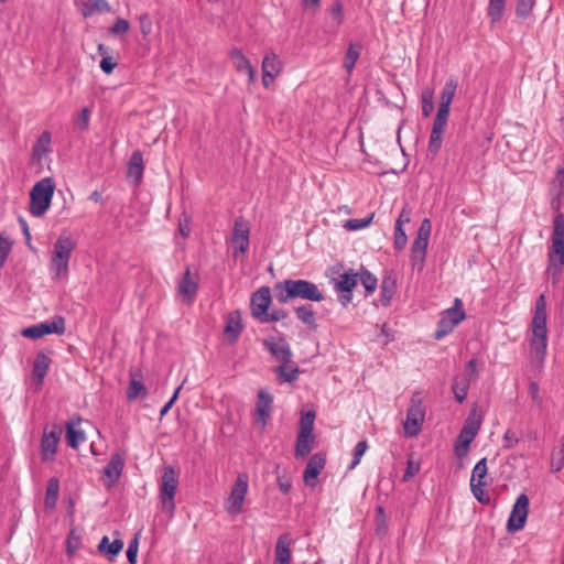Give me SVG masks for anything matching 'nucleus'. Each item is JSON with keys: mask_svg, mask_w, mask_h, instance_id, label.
<instances>
[{"mask_svg": "<svg viewBox=\"0 0 564 564\" xmlns=\"http://www.w3.org/2000/svg\"><path fill=\"white\" fill-rule=\"evenodd\" d=\"M124 456L121 453H115L104 467V475L107 477L106 485L108 487L113 486L119 480L124 467Z\"/></svg>", "mask_w": 564, "mask_h": 564, "instance_id": "nucleus-19", "label": "nucleus"}, {"mask_svg": "<svg viewBox=\"0 0 564 564\" xmlns=\"http://www.w3.org/2000/svg\"><path fill=\"white\" fill-rule=\"evenodd\" d=\"M262 345L278 362H288L293 357L289 343L282 336L265 338Z\"/></svg>", "mask_w": 564, "mask_h": 564, "instance_id": "nucleus-15", "label": "nucleus"}, {"mask_svg": "<svg viewBox=\"0 0 564 564\" xmlns=\"http://www.w3.org/2000/svg\"><path fill=\"white\" fill-rule=\"evenodd\" d=\"M368 449V443L367 441H360L356 444L354 452H352V462L350 463L348 469L351 470L359 465L361 457Z\"/></svg>", "mask_w": 564, "mask_h": 564, "instance_id": "nucleus-53", "label": "nucleus"}, {"mask_svg": "<svg viewBox=\"0 0 564 564\" xmlns=\"http://www.w3.org/2000/svg\"><path fill=\"white\" fill-rule=\"evenodd\" d=\"M313 434H297L296 444H295V457L303 458L306 457L313 449L314 444Z\"/></svg>", "mask_w": 564, "mask_h": 564, "instance_id": "nucleus-34", "label": "nucleus"}, {"mask_svg": "<svg viewBox=\"0 0 564 564\" xmlns=\"http://www.w3.org/2000/svg\"><path fill=\"white\" fill-rule=\"evenodd\" d=\"M89 119H90V111L88 108H83L77 118V124L79 126L80 130L85 131L89 127Z\"/></svg>", "mask_w": 564, "mask_h": 564, "instance_id": "nucleus-62", "label": "nucleus"}, {"mask_svg": "<svg viewBox=\"0 0 564 564\" xmlns=\"http://www.w3.org/2000/svg\"><path fill=\"white\" fill-rule=\"evenodd\" d=\"M422 115L430 117L434 110V90L425 87L421 93Z\"/></svg>", "mask_w": 564, "mask_h": 564, "instance_id": "nucleus-43", "label": "nucleus"}, {"mask_svg": "<svg viewBox=\"0 0 564 564\" xmlns=\"http://www.w3.org/2000/svg\"><path fill=\"white\" fill-rule=\"evenodd\" d=\"M59 494V481L53 477L47 481L46 494L44 503L47 508H54L56 506Z\"/></svg>", "mask_w": 564, "mask_h": 564, "instance_id": "nucleus-40", "label": "nucleus"}, {"mask_svg": "<svg viewBox=\"0 0 564 564\" xmlns=\"http://www.w3.org/2000/svg\"><path fill=\"white\" fill-rule=\"evenodd\" d=\"M291 543L292 538L290 533H283L278 538L275 544V564H290L291 562Z\"/></svg>", "mask_w": 564, "mask_h": 564, "instance_id": "nucleus-25", "label": "nucleus"}, {"mask_svg": "<svg viewBox=\"0 0 564 564\" xmlns=\"http://www.w3.org/2000/svg\"><path fill=\"white\" fill-rule=\"evenodd\" d=\"M288 316L289 313L284 308H273L271 312L268 311L263 318H260V323L267 324L272 322H279L285 319Z\"/></svg>", "mask_w": 564, "mask_h": 564, "instance_id": "nucleus-54", "label": "nucleus"}, {"mask_svg": "<svg viewBox=\"0 0 564 564\" xmlns=\"http://www.w3.org/2000/svg\"><path fill=\"white\" fill-rule=\"evenodd\" d=\"M547 313L544 294L535 302L533 318L531 322V336L529 338V355L531 366L541 370L544 366L547 350Z\"/></svg>", "mask_w": 564, "mask_h": 564, "instance_id": "nucleus-1", "label": "nucleus"}, {"mask_svg": "<svg viewBox=\"0 0 564 564\" xmlns=\"http://www.w3.org/2000/svg\"><path fill=\"white\" fill-rule=\"evenodd\" d=\"M273 372L281 383H292L297 380L300 369L299 366L290 359L288 362H280V365L274 368Z\"/></svg>", "mask_w": 564, "mask_h": 564, "instance_id": "nucleus-24", "label": "nucleus"}, {"mask_svg": "<svg viewBox=\"0 0 564 564\" xmlns=\"http://www.w3.org/2000/svg\"><path fill=\"white\" fill-rule=\"evenodd\" d=\"M358 283V274L349 271L344 272L334 282V290L343 306H347L352 300V290Z\"/></svg>", "mask_w": 564, "mask_h": 564, "instance_id": "nucleus-14", "label": "nucleus"}, {"mask_svg": "<svg viewBox=\"0 0 564 564\" xmlns=\"http://www.w3.org/2000/svg\"><path fill=\"white\" fill-rule=\"evenodd\" d=\"M466 314L463 308V302L456 297L454 305L442 313L437 323V329L434 337L441 339L453 332V329L465 318Z\"/></svg>", "mask_w": 564, "mask_h": 564, "instance_id": "nucleus-9", "label": "nucleus"}, {"mask_svg": "<svg viewBox=\"0 0 564 564\" xmlns=\"http://www.w3.org/2000/svg\"><path fill=\"white\" fill-rule=\"evenodd\" d=\"M529 503L530 500L525 494L518 496L507 523L509 532H517L523 529L528 518Z\"/></svg>", "mask_w": 564, "mask_h": 564, "instance_id": "nucleus-12", "label": "nucleus"}, {"mask_svg": "<svg viewBox=\"0 0 564 564\" xmlns=\"http://www.w3.org/2000/svg\"><path fill=\"white\" fill-rule=\"evenodd\" d=\"M506 2L507 0H489L487 15L490 19L491 24H496L501 20Z\"/></svg>", "mask_w": 564, "mask_h": 564, "instance_id": "nucleus-39", "label": "nucleus"}, {"mask_svg": "<svg viewBox=\"0 0 564 564\" xmlns=\"http://www.w3.org/2000/svg\"><path fill=\"white\" fill-rule=\"evenodd\" d=\"M360 280L361 284L365 286L366 291L368 293H372L375 292V290L377 289V285H378V280L377 278L368 270H362L361 273L359 274V279L358 281Z\"/></svg>", "mask_w": 564, "mask_h": 564, "instance_id": "nucleus-50", "label": "nucleus"}, {"mask_svg": "<svg viewBox=\"0 0 564 564\" xmlns=\"http://www.w3.org/2000/svg\"><path fill=\"white\" fill-rule=\"evenodd\" d=\"M52 360L44 352H39L34 359L32 378L35 384L41 386L47 375Z\"/></svg>", "mask_w": 564, "mask_h": 564, "instance_id": "nucleus-27", "label": "nucleus"}, {"mask_svg": "<svg viewBox=\"0 0 564 564\" xmlns=\"http://www.w3.org/2000/svg\"><path fill=\"white\" fill-rule=\"evenodd\" d=\"M535 6V0H517L516 14L519 18L527 19Z\"/></svg>", "mask_w": 564, "mask_h": 564, "instance_id": "nucleus-52", "label": "nucleus"}, {"mask_svg": "<svg viewBox=\"0 0 564 564\" xmlns=\"http://www.w3.org/2000/svg\"><path fill=\"white\" fill-rule=\"evenodd\" d=\"M10 250L11 241L8 238L0 236V268L4 264Z\"/></svg>", "mask_w": 564, "mask_h": 564, "instance_id": "nucleus-58", "label": "nucleus"}, {"mask_svg": "<svg viewBox=\"0 0 564 564\" xmlns=\"http://www.w3.org/2000/svg\"><path fill=\"white\" fill-rule=\"evenodd\" d=\"M486 482H477L470 484V490L478 502L481 505H488L490 502V497L487 491H485L484 487Z\"/></svg>", "mask_w": 564, "mask_h": 564, "instance_id": "nucleus-51", "label": "nucleus"}, {"mask_svg": "<svg viewBox=\"0 0 564 564\" xmlns=\"http://www.w3.org/2000/svg\"><path fill=\"white\" fill-rule=\"evenodd\" d=\"M249 235L250 229L248 224L241 218L236 219L230 238V246L232 248L234 258H238L239 254H243L248 251L250 243Z\"/></svg>", "mask_w": 564, "mask_h": 564, "instance_id": "nucleus-13", "label": "nucleus"}, {"mask_svg": "<svg viewBox=\"0 0 564 564\" xmlns=\"http://www.w3.org/2000/svg\"><path fill=\"white\" fill-rule=\"evenodd\" d=\"M144 162L140 151H134L128 162L127 177L132 178L134 185H139L143 178Z\"/></svg>", "mask_w": 564, "mask_h": 564, "instance_id": "nucleus-23", "label": "nucleus"}, {"mask_svg": "<svg viewBox=\"0 0 564 564\" xmlns=\"http://www.w3.org/2000/svg\"><path fill=\"white\" fill-rule=\"evenodd\" d=\"M123 547V542L119 539L110 541L108 536H104L99 542L98 549L100 552H105L110 556H116L120 553Z\"/></svg>", "mask_w": 564, "mask_h": 564, "instance_id": "nucleus-42", "label": "nucleus"}, {"mask_svg": "<svg viewBox=\"0 0 564 564\" xmlns=\"http://www.w3.org/2000/svg\"><path fill=\"white\" fill-rule=\"evenodd\" d=\"M397 285L395 280L391 276H386L381 283L380 302L383 306H388L394 295Z\"/></svg>", "mask_w": 564, "mask_h": 564, "instance_id": "nucleus-38", "label": "nucleus"}, {"mask_svg": "<svg viewBox=\"0 0 564 564\" xmlns=\"http://www.w3.org/2000/svg\"><path fill=\"white\" fill-rule=\"evenodd\" d=\"M230 58L237 72L247 73L250 83H253L257 79V70L252 67L249 58L245 56L241 50H232Z\"/></svg>", "mask_w": 564, "mask_h": 564, "instance_id": "nucleus-22", "label": "nucleus"}, {"mask_svg": "<svg viewBox=\"0 0 564 564\" xmlns=\"http://www.w3.org/2000/svg\"><path fill=\"white\" fill-rule=\"evenodd\" d=\"M249 488V479L247 474H239L229 497L225 501V509L231 516H237L242 511L245 498Z\"/></svg>", "mask_w": 564, "mask_h": 564, "instance_id": "nucleus-11", "label": "nucleus"}, {"mask_svg": "<svg viewBox=\"0 0 564 564\" xmlns=\"http://www.w3.org/2000/svg\"><path fill=\"white\" fill-rule=\"evenodd\" d=\"M242 328L243 326L241 323L240 312H231L227 317L224 335L228 338L229 341L234 343L238 339Z\"/></svg>", "mask_w": 564, "mask_h": 564, "instance_id": "nucleus-28", "label": "nucleus"}, {"mask_svg": "<svg viewBox=\"0 0 564 564\" xmlns=\"http://www.w3.org/2000/svg\"><path fill=\"white\" fill-rule=\"evenodd\" d=\"M178 471L174 467L166 466L161 477L160 500L162 509L171 514L175 510V494L178 485Z\"/></svg>", "mask_w": 564, "mask_h": 564, "instance_id": "nucleus-7", "label": "nucleus"}, {"mask_svg": "<svg viewBox=\"0 0 564 564\" xmlns=\"http://www.w3.org/2000/svg\"><path fill=\"white\" fill-rule=\"evenodd\" d=\"M59 438L61 431L56 427L51 432L44 431L41 438V456L44 462H51L54 459Z\"/></svg>", "mask_w": 564, "mask_h": 564, "instance_id": "nucleus-17", "label": "nucleus"}, {"mask_svg": "<svg viewBox=\"0 0 564 564\" xmlns=\"http://www.w3.org/2000/svg\"><path fill=\"white\" fill-rule=\"evenodd\" d=\"M361 50L362 44L360 42L350 43L348 45L343 66L349 75L352 73L355 65L360 57Z\"/></svg>", "mask_w": 564, "mask_h": 564, "instance_id": "nucleus-31", "label": "nucleus"}, {"mask_svg": "<svg viewBox=\"0 0 564 564\" xmlns=\"http://www.w3.org/2000/svg\"><path fill=\"white\" fill-rule=\"evenodd\" d=\"M271 302L272 296L270 288L261 286L258 289L250 299V310L252 317L260 322V318H263V316H265L268 313Z\"/></svg>", "mask_w": 564, "mask_h": 564, "instance_id": "nucleus-16", "label": "nucleus"}, {"mask_svg": "<svg viewBox=\"0 0 564 564\" xmlns=\"http://www.w3.org/2000/svg\"><path fill=\"white\" fill-rule=\"evenodd\" d=\"M518 437L514 432L508 430L503 436V447L511 448L518 443Z\"/></svg>", "mask_w": 564, "mask_h": 564, "instance_id": "nucleus-64", "label": "nucleus"}, {"mask_svg": "<svg viewBox=\"0 0 564 564\" xmlns=\"http://www.w3.org/2000/svg\"><path fill=\"white\" fill-rule=\"evenodd\" d=\"M140 31L143 36H148L152 32V20L148 13L139 17Z\"/></svg>", "mask_w": 564, "mask_h": 564, "instance_id": "nucleus-59", "label": "nucleus"}, {"mask_svg": "<svg viewBox=\"0 0 564 564\" xmlns=\"http://www.w3.org/2000/svg\"><path fill=\"white\" fill-rule=\"evenodd\" d=\"M274 297L281 304H285L292 300L301 299L311 302H321L324 300V294L319 288L307 280L288 279L278 282L273 286Z\"/></svg>", "mask_w": 564, "mask_h": 564, "instance_id": "nucleus-3", "label": "nucleus"}, {"mask_svg": "<svg viewBox=\"0 0 564 564\" xmlns=\"http://www.w3.org/2000/svg\"><path fill=\"white\" fill-rule=\"evenodd\" d=\"M138 538H134L129 542L128 549H127V558L130 564H135L137 562V555H138Z\"/></svg>", "mask_w": 564, "mask_h": 564, "instance_id": "nucleus-61", "label": "nucleus"}, {"mask_svg": "<svg viewBox=\"0 0 564 564\" xmlns=\"http://www.w3.org/2000/svg\"><path fill=\"white\" fill-rule=\"evenodd\" d=\"M55 189L54 181L45 177L39 181L30 193V213L34 217H42L51 206Z\"/></svg>", "mask_w": 564, "mask_h": 564, "instance_id": "nucleus-5", "label": "nucleus"}, {"mask_svg": "<svg viewBox=\"0 0 564 564\" xmlns=\"http://www.w3.org/2000/svg\"><path fill=\"white\" fill-rule=\"evenodd\" d=\"M261 68L262 73H265V75L279 76L282 72L283 64L275 53L269 52L263 57Z\"/></svg>", "mask_w": 564, "mask_h": 564, "instance_id": "nucleus-32", "label": "nucleus"}, {"mask_svg": "<svg viewBox=\"0 0 564 564\" xmlns=\"http://www.w3.org/2000/svg\"><path fill=\"white\" fill-rule=\"evenodd\" d=\"M107 51L108 50L104 44L98 45V53L102 55V58L100 61V68L104 73L111 74L117 65V62L111 56L106 55Z\"/></svg>", "mask_w": 564, "mask_h": 564, "instance_id": "nucleus-46", "label": "nucleus"}, {"mask_svg": "<svg viewBox=\"0 0 564 564\" xmlns=\"http://www.w3.org/2000/svg\"><path fill=\"white\" fill-rule=\"evenodd\" d=\"M465 371V375H467L468 378H471V381L476 380L478 378L477 360L474 358L470 359L466 365Z\"/></svg>", "mask_w": 564, "mask_h": 564, "instance_id": "nucleus-63", "label": "nucleus"}, {"mask_svg": "<svg viewBox=\"0 0 564 564\" xmlns=\"http://www.w3.org/2000/svg\"><path fill=\"white\" fill-rule=\"evenodd\" d=\"M481 425V416L477 414L476 409H473L466 419L462 430L468 431L469 433L477 435Z\"/></svg>", "mask_w": 564, "mask_h": 564, "instance_id": "nucleus-45", "label": "nucleus"}, {"mask_svg": "<svg viewBox=\"0 0 564 564\" xmlns=\"http://www.w3.org/2000/svg\"><path fill=\"white\" fill-rule=\"evenodd\" d=\"M329 14L332 19L335 21L336 25H340L344 22V8L343 3L339 0L335 1L332 4L329 9Z\"/></svg>", "mask_w": 564, "mask_h": 564, "instance_id": "nucleus-56", "label": "nucleus"}, {"mask_svg": "<svg viewBox=\"0 0 564 564\" xmlns=\"http://www.w3.org/2000/svg\"><path fill=\"white\" fill-rule=\"evenodd\" d=\"M408 243V237L402 227H394L393 246L397 250H403Z\"/></svg>", "mask_w": 564, "mask_h": 564, "instance_id": "nucleus-55", "label": "nucleus"}, {"mask_svg": "<svg viewBox=\"0 0 564 564\" xmlns=\"http://www.w3.org/2000/svg\"><path fill=\"white\" fill-rule=\"evenodd\" d=\"M476 435L469 433L468 431L460 430L456 441L454 451L457 457H465L469 452V446Z\"/></svg>", "mask_w": 564, "mask_h": 564, "instance_id": "nucleus-33", "label": "nucleus"}, {"mask_svg": "<svg viewBox=\"0 0 564 564\" xmlns=\"http://www.w3.org/2000/svg\"><path fill=\"white\" fill-rule=\"evenodd\" d=\"M51 147V133L48 131H44L37 138L35 144L32 149V156L36 161H42V159L50 152Z\"/></svg>", "mask_w": 564, "mask_h": 564, "instance_id": "nucleus-30", "label": "nucleus"}, {"mask_svg": "<svg viewBox=\"0 0 564 564\" xmlns=\"http://www.w3.org/2000/svg\"><path fill=\"white\" fill-rule=\"evenodd\" d=\"M470 382L471 378H468L467 375L454 377L452 382V391L458 403H463L466 400Z\"/></svg>", "mask_w": 564, "mask_h": 564, "instance_id": "nucleus-29", "label": "nucleus"}, {"mask_svg": "<svg viewBox=\"0 0 564 564\" xmlns=\"http://www.w3.org/2000/svg\"><path fill=\"white\" fill-rule=\"evenodd\" d=\"M552 245L547 252L546 273L556 284L560 281L564 267V215L558 213L553 219V232L551 237Z\"/></svg>", "mask_w": 564, "mask_h": 564, "instance_id": "nucleus-4", "label": "nucleus"}, {"mask_svg": "<svg viewBox=\"0 0 564 564\" xmlns=\"http://www.w3.org/2000/svg\"><path fill=\"white\" fill-rule=\"evenodd\" d=\"M21 335L23 337L31 338V339H39V338L43 337V334H42V330H41V327L39 324L32 325V326H29V327L22 329Z\"/></svg>", "mask_w": 564, "mask_h": 564, "instance_id": "nucleus-60", "label": "nucleus"}, {"mask_svg": "<svg viewBox=\"0 0 564 564\" xmlns=\"http://www.w3.org/2000/svg\"><path fill=\"white\" fill-rule=\"evenodd\" d=\"M488 473L487 469V459L481 458L474 467L471 471L470 477V484H477V482H485L484 479L486 478Z\"/></svg>", "mask_w": 564, "mask_h": 564, "instance_id": "nucleus-47", "label": "nucleus"}, {"mask_svg": "<svg viewBox=\"0 0 564 564\" xmlns=\"http://www.w3.org/2000/svg\"><path fill=\"white\" fill-rule=\"evenodd\" d=\"M76 7L84 18H90L97 13L111 11V7L107 0H80L76 2Z\"/></svg>", "mask_w": 564, "mask_h": 564, "instance_id": "nucleus-21", "label": "nucleus"}, {"mask_svg": "<svg viewBox=\"0 0 564 564\" xmlns=\"http://www.w3.org/2000/svg\"><path fill=\"white\" fill-rule=\"evenodd\" d=\"M139 397L145 398L147 389L141 381L132 378L130 381V384L127 389V398H128V400L133 401Z\"/></svg>", "mask_w": 564, "mask_h": 564, "instance_id": "nucleus-44", "label": "nucleus"}, {"mask_svg": "<svg viewBox=\"0 0 564 564\" xmlns=\"http://www.w3.org/2000/svg\"><path fill=\"white\" fill-rule=\"evenodd\" d=\"M296 317L306 326L311 328L316 327L315 312L310 304L300 305L294 308Z\"/></svg>", "mask_w": 564, "mask_h": 564, "instance_id": "nucleus-37", "label": "nucleus"}, {"mask_svg": "<svg viewBox=\"0 0 564 564\" xmlns=\"http://www.w3.org/2000/svg\"><path fill=\"white\" fill-rule=\"evenodd\" d=\"M425 419V408L420 392H414L411 397V403L406 411L404 431L406 436H416Z\"/></svg>", "mask_w": 564, "mask_h": 564, "instance_id": "nucleus-10", "label": "nucleus"}, {"mask_svg": "<svg viewBox=\"0 0 564 564\" xmlns=\"http://www.w3.org/2000/svg\"><path fill=\"white\" fill-rule=\"evenodd\" d=\"M430 236L431 221L425 218L422 220L410 249V262L413 269H417L419 271L423 270Z\"/></svg>", "mask_w": 564, "mask_h": 564, "instance_id": "nucleus-6", "label": "nucleus"}, {"mask_svg": "<svg viewBox=\"0 0 564 564\" xmlns=\"http://www.w3.org/2000/svg\"><path fill=\"white\" fill-rule=\"evenodd\" d=\"M75 243L68 236H59L54 243V252L51 259V271L56 276L65 275L68 271V262Z\"/></svg>", "mask_w": 564, "mask_h": 564, "instance_id": "nucleus-8", "label": "nucleus"}, {"mask_svg": "<svg viewBox=\"0 0 564 564\" xmlns=\"http://www.w3.org/2000/svg\"><path fill=\"white\" fill-rule=\"evenodd\" d=\"M458 83L455 78H449L441 93L440 105L433 121V127L429 141V150L433 153L438 152L443 142V134L447 127L451 105L455 97Z\"/></svg>", "mask_w": 564, "mask_h": 564, "instance_id": "nucleus-2", "label": "nucleus"}, {"mask_svg": "<svg viewBox=\"0 0 564 564\" xmlns=\"http://www.w3.org/2000/svg\"><path fill=\"white\" fill-rule=\"evenodd\" d=\"M42 334L48 335V334H56L62 335L65 333V319L62 316H55L52 321H45L42 323H39Z\"/></svg>", "mask_w": 564, "mask_h": 564, "instance_id": "nucleus-35", "label": "nucleus"}, {"mask_svg": "<svg viewBox=\"0 0 564 564\" xmlns=\"http://www.w3.org/2000/svg\"><path fill=\"white\" fill-rule=\"evenodd\" d=\"M198 290L197 275H193L187 268L182 275L177 291L178 294L187 302H192Z\"/></svg>", "mask_w": 564, "mask_h": 564, "instance_id": "nucleus-20", "label": "nucleus"}, {"mask_svg": "<svg viewBox=\"0 0 564 564\" xmlns=\"http://www.w3.org/2000/svg\"><path fill=\"white\" fill-rule=\"evenodd\" d=\"M273 398L270 393L264 390L258 392V400L256 411L261 421V427L267 425V421L271 415Z\"/></svg>", "mask_w": 564, "mask_h": 564, "instance_id": "nucleus-26", "label": "nucleus"}, {"mask_svg": "<svg viewBox=\"0 0 564 564\" xmlns=\"http://www.w3.org/2000/svg\"><path fill=\"white\" fill-rule=\"evenodd\" d=\"M66 442L68 446L73 448H77L79 444L85 442V434L83 431L77 430L75 427V423L73 420L66 422Z\"/></svg>", "mask_w": 564, "mask_h": 564, "instance_id": "nucleus-36", "label": "nucleus"}, {"mask_svg": "<svg viewBox=\"0 0 564 564\" xmlns=\"http://www.w3.org/2000/svg\"><path fill=\"white\" fill-rule=\"evenodd\" d=\"M373 219V214H371L369 217L361 218V219H347L344 223V228L349 231H357L367 228Z\"/></svg>", "mask_w": 564, "mask_h": 564, "instance_id": "nucleus-49", "label": "nucleus"}, {"mask_svg": "<svg viewBox=\"0 0 564 564\" xmlns=\"http://www.w3.org/2000/svg\"><path fill=\"white\" fill-rule=\"evenodd\" d=\"M129 29H130L129 21L126 19H122V18H118L116 20V22L113 23V25L110 28V33L112 35L124 34L129 31Z\"/></svg>", "mask_w": 564, "mask_h": 564, "instance_id": "nucleus-57", "label": "nucleus"}, {"mask_svg": "<svg viewBox=\"0 0 564 564\" xmlns=\"http://www.w3.org/2000/svg\"><path fill=\"white\" fill-rule=\"evenodd\" d=\"M325 464L326 458L322 453H316L310 458L303 474V480L305 485L310 487H314L316 485V479L321 471L324 469Z\"/></svg>", "mask_w": 564, "mask_h": 564, "instance_id": "nucleus-18", "label": "nucleus"}, {"mask_svg": "<svg viewBox=\"0 0 564 564\" xmlns=\"http://www.w3.org/2000/svg\"><path fill=\"white\" fill-rule=\"evenodd\" d=\"M314 421H315V413L313 411H307L305 413H302L301 420H300V434H313L314 429Z\"/></svg>", "mask_w": 564, "mask_h": 564, "instance_id": "nucleus-48", "label": "nucleus"}, {"mask_svg": "<svg viewBox=\"0 0 564 564\" xmlns=\"http://www.w3.org/2000/svg\"><path fill=\"white\" fill-rule=\"evenodd\" d=\"M564 467V436L560 445L555 446L551 453V471L558 473Z\"/></svg>", "mask_w": 564, "mask_h": 564, "instance_id": "nucleus-41", "label": "nucleus"}]
</instances>
